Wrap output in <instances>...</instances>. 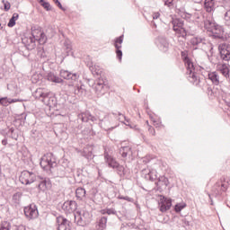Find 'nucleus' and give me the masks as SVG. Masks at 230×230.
Masks as SVG:
<instances>
[{"label":"nucleus","mask_w":230,"mask_h":230,"mask_svg":"<svg viewBox=\"0 0 230 230\" xmlns=\"http://www.w3.org/2000/svg\"><path fill=\"white\" fill-rule=\"evenodd\" d=\"M41 168L52 173L54 177H60L61 179L66 177V168L64 166L57 167V156L53 153H48L45 156L41 158L40 163ZM55 168H57V172L55 173Z\"/></svg>","instance_id":"nucleus-1"},{"label":"nucleus","mask_w":230,"mask_h":230,"mask_svg":"<svg viewBox=\"0 0 230 230\" xmlns=\"http://www.w3.org/2000/svg\"><path fill=\"white\" fill-rule=\"evenodd\" d=\"M204 26L210 39L220 40V42L226 40V31L222 25L217 23V22L213 20H206L204 22Z\"/></svg>","instance_id":"nucleus-2"},{"label":"nucleus","mask_w":230,"mask_h":230,"mask_svg":"<svg viewBox=\"0 0 230 230\" xmlns=\"http://www.w3.org/2000/svg\"><path fill=\"white\" fill-rule=\"evenodd\" d=\"M34 97L36 100H40L44 105H47L50 109L57 107V97L53 95L52 93H44L42 89L40 88L36 91Z\"/></svg>","instance_id":"nucleus-3"},{"label":"nucleus","mask_w":230,"mask_h":230,"mask_svg":"<svg viewBox=\"0 0 230 230\" xmlns=\"http://www.w3.org/2000/svg\"><path fill=\"white\" fill-rule=\"evenodd\" d=\"M184 64L187 69L186 75L189 82L193 84V85H199V84H200V77H199V74L195 72V65H193L191 59L185 62Z\"/></svg>","instance_id":"nucleus-4"},{"label":"nucleus","mask_w":230,"mask_h":230,"mask_svg":"<svg viewBox=\"0 0 230 230\" xmlns=\"http://www.w3.org/2000/svg\"><path fill=\"white\" fill-rule=\"evenodd\" d=\"M75 223L82 227L87 226L91 222V214L89 211L77 212L74 214Z\"/></svg>","instance_id":"nucleus-5"},{"label":"nucleus","mask_w":230,"mask_h":230,"mask_svg":"<svg viewBox=\"0 0 230 230\" xmlns=\"http://www.w3.org/2000/svg\"><path fill=\"white\" fill-rule=\"evenodd\" d=\"M172 24L173 31H176V33H180L182 39H186V37H188V31H186V29L183 28L184 21H182V19H173L172 21Z\"/></svg>","instance_id":"nucleus-6"},{"label":"nucleus","mask_w":230,"mask_h":230,"mask_svg":"<svg viewBox=\"0 0 230 230\" xmlns=\"http://www.w3.org/2000/svg\"><path fill=\"white\" fill-rule=\"evenodd\" d=\"M31 37L35 40L36 42H39L41 46L46 44L48 42V36H46V33L42 31V30L38 28H31Z\"/></svg>","instance_id":"nucleus-7"},{"label":"nucleus","mask_w":230,"mask_h":230,"mask_svg":"<svg viewBox=\"0 0 230 230\" xmlns=\"http://www.w3.org/2000/svg\"><path fill=\"white\" fill-rule=\"evenodd\" d=\"M92 86L94 89L97 96H103V94H105L109 89V86H107L105 84V80L102 79L101 77H99Z\"/></svg>","instance_id":"nucleus-8"},{"label":"nucleus","mask_w":230,"mask_h":230,"mask_svg":"<svg viewBox=\"0 0 230 230\" xmlns=\"http://www.w3.org/2000/svg\"><path fill=\"white\" fill-rule=\"evenodd\" d=\"M24 215L28 220H35L39 217V208L34 203L30 204L29 206L23 208Z\"/></svg>","instance_id":"nucleus-9"},{"label":"nucleus","mask_w":230,"mask_h":230,"mask_svg":"<svg viewBox=\"0 0 230 230\" xmlns=\"http://www.w3.org/2000/svg\"><path fill=\"white\" fill-rule=\"evenodd\" d=\"M36 180L37 178L35 176V173L29 171L22 172L19 177L20 182H22V184H25V186H28V184H33V181Z\"/></svg>","instance_id":"nucleus-10"},{"label":"nucleus","mask_w":230,"mask_h":230,"mask_svg":"<svg viewBox=\"0 0 230 230\" xmlns=\"http://www.w3.org/2000/svg\"><path fill=\"white\" fill-rule=\"evenodd\" d=\"M218 51L221 60L225 62H229L230 60V45L227 43H223L218 45Z\"/></svg>","instance_id":"nucleus-11"},{"label":"nucleus","mask_w":230,"mask_h":230,"mask_svg":"<svg viewBox=\"0 0 230 230\" xmlns=\"http://www.w3.org/2000/svg\"><path fill=\"white\" fill-rule=\"evenodd\" d=\"M190 44L193 46L194 49H199V48L204 49L205 46H208V40L202 36H193L190 39Z\"/></svg>","instance_id":"nucleus-12"},{"label":"nucleus","mask_w":230,"mask_h":230,"mask_svg":"<svg viewBox=\"0 0 230 230\" xmlns=\"http://www.w3.org/2000/svg\"><path fill=\"white\" fill-rule=\"evenodd\" d=\"M78 119L83 121V123H89L91 126L98 121V117L91 114V111H84L78 115Z\"/></svg>","instance_id":"nucleus-13"},{"label":"nucleus","mask_w":230,"mask_h":230,"mask_svg":"<svg viewBox=\"0 0 230 230\" xmlns=\"http://www.w3.org/2000/svg\"><path fill=\"white\" fill-rule=\"evenodd\" d=\"M158 208L161 213H166L172 208V199L164 196L160 199Z\"/></svg>","instance_id":"nucleus-14"},{"label":"nucleus","mask_w":230,"mask_h":230,"mask_svg":"<svg viewBox=\"0 0 230 230\" xmlns=\"http://www.w3.org/2000/svg\"><path fill=\"white\" fill-rule=\"evenodd\" d=\"M61 78L64 80H68L69 82H77L78 78H80V74L69 72L67 70H61L59 73Z\"/></svg>","instance_id":"nucleus-15"},{"label":"nucleus","mask_w":230,"mask_h":230,"mask_svg":"<svg viewBox=\"0 0 230 230\" xmlns=\"http://www.w3.org/2000/svg\"><path fill=\"white\" fill-rule=\"evenodd\" d=\"M58 230H71V221L59 216L57 217Z\"/></svg>","instance_id":"nucleus-16"},{"label":"nucleus","mask_w":230,"mask_h":230,"mask_svg":"<svg viewBox=\"0 0 230 230\" xmlns=\"http://www.w3.org/2000/svg\"><path fill=\"white\" fill-rule=\"evenodd\" d=\"M61 208L65 213H75L78 208V204L75 200H67L64 202Z\"/></svg>","instance_id":"nucleus-17"},{"label":"nucleus","mask_w":230,"mask_h":230,"mask_svg":"<svg viewBox=\"0 0 230 230\" xmlns=\"http://www.w3.org/2000/svg\"><path fill=\"white\" fill-rule=\"evenodd\" d=\"M123 44V35L115 39L114 46L116 49L117 58L121 62V58H123V51H121V45Z\"/></svg>","instance_id":"nucleus-18"},{"label":"nucleus","mask_w":230,"mask_h":230,"mask_svg":"<svg viewBox=\"0 0 230 230\" xmlns=\"http://www.w3.org/2000/svg\"><path fill=\"white\" fill-rule=\"evenodd\" d=\"M22 44H24L26 49H28L29 51L33 50L34 48H36L37 44H36V40L35 38L31 37V36H25L24 38L22 39Z\"/></svg>","instance_id":"nucleus-19"},{"label":"nucleus","mask_w":230,"mask_h":230,"mask_svg":"<svg viewBox=\"0 0 230 230\" xmlns=\"http://www.w3.org/2000/svg\"><path fill=\"white\" fill-rule=\"evenodd\" d=\"M104 161L108 164L109 168H113V170L119 164V163L116 161V158L109 155L107 150L104 151Z\"/></svg>","instance_id":"nucleus-20"},{"label":"nucleus","mask_w":230,"mask_h":230,"mask_svg":"<svg viewBox=\"0 0 230 230\" xmlns=\"http://www.w3.org/2000/svg\"><path fill=\"white\" fill-rule=\"evenodd\" d=\"M157 46L160 51L166 52L168 51V48H170V43H168V40L164 37H158Z\"/></svg>","instance_id":"nucleus-21"},{"label":"nucleus","mask_w":230,"mask_h":230,"mask_svg":"<svg viewBox=\"0 0 230 230\" xmlns=\"http://www.w3.org/2000/svg\"><path fill=\"white\" fill-rule=\"evenodd\" d=\"M155 184L158 190H163V188L166 189V187L170 184V181L166 176H159L157 181H155Z\"/></svg>","instance_id":"nucleus-22"},{"label":"nucleus","mask_w":230,"mask_h":230,"mask_svg":"<svg viewBox=\"0 0 230 230\" xmlns=\"http://www.w3.org/2000/svg\"><path fill=\"white\" fill-rule=\"evenodd\" d=\"M204 9L208 13H211V12H215V10L217 9V0H205Z\"/></svg>","instance_id":"nucleus-23"},{"label":"nucleus","mask_w":230,"mask_h":230,"mask_svg":"<svg viewBox=\"0 0 230 230\" xmlns=\"http://www.w3.org/2000/svg\"><path fill=\"white\" fill-rule=\"evenodd\" d=\"M38 188L40 191H46V190L51 188V180H49V178H41V181L38 184Z\"/></svg>","instance_id":"nucleus-24"},{"label":"nucleus","mask_w":230,"mask_h":230,"mask_svg":"<svg viewBox=\"0 0 230 230\" xmlns=\"http://www.w3.org/2000/svg\"><path fill=\"white\" fill-rule=\"evenodd\" d=\"M119 154H120L121 157H123V158L132 157V155H133L132 147H130L129 146H121L119 148Z\"/></svg>","instance_id":"nucleus-25"},{"label":"nucleus","mask_w":230,"mask_h":230,"mask_svg":"<svg viewBox=\"0 0 230 230\" xmlns=\"http://www.w3.org/2000/svg\"><path fill=\"white\" fill-rule=\"evenodd\" d=\"M145 179L146 181H150L151 182H156V181L159 179V177H157V171L152 170L146 172Z\"/></svg>","instance_id":"nucleus-26"},{"label":"nucleus","mask_w":230,"mask_h":230,"mask_svg":"<svg viewBox=\"0 0 230 230\" xmlns=\"http://www.w3.org/2000/svg\"><path fill=\"white\" fill-rule=\"evenodd\" d=\"M208 80H210L213 85H220V75L217 72H210L208 75Z\"/></svg>","instance_id":"nucleus-27"},{"label":"nucleus","mask_w":230,"mask_h":230,"mask_svg":"<svg viewBox=\"0 0 230 230\" xmlns=\"http://www.w3.org/2000/svg\"><path fill=\"white\" fill-rule=\"evenodd\" d=\"M47 80H49V82H53L54 84H62L64 82L62 78L53 74V72H49L47 75Z\"/></svg>","instance_id":"nucleus-28"},{"label":"nucleus","mask_w":230,"mask_h":230,"mask_svg":"<svg viewBox=\"0 0 230 230\" xmlns=\"http://www.w3.org/2000/svg\"><path fill=\"white\" fill-rule=\"evenodd\" d=\"M85 189L82 187L77 188L75 190V197L77 200H84V199H85Z\"/></svg>","instance_id":"nucleus-29"},{"label":"nucleus","mask_w":230,"mask_h":230,"mask_svg":"<svg viewBox=\"0 0 230 230\" xmlns=\"http://www.w3.org/2000/svg\"><path fill=\"white\" fill-rule=\"evenodd\" d=\"M75 94H77V96H85V94H87V91L85 90V85L84 84L77 85L75 89Z\"/></svg>","instance_id":"nucleus-30"},{"label":"nucleus","mask_w":230,"mask_h":230,"mask_svg":"<svg viewBox=\"0 0 230 230\" xmlns=\"http://www.w3.org/2000/svg\"><path fill=\"white\" fill-rule=\"evenodd\" d=\"M64 48L66 51V56L69 57V55H74V53L72 52L73 50V46L71 45V40H66L64 41Z\"/></svg>","instance_id":"nucleus-31"},{"label":"nucleus","mask_w":230,"mask_h":230,"mask_svg":"<svg viewBox=\"0 0 230 230\" xmlns=\"http://www.w3.org/2000/svg\"><path fill=\"white\" fill-rule=\"evenodd\" d=\"M17 100L15 99H8V97H2L0 98V105H3L4 107H8L10 103H15Z\"/></svg>","instance_id":"nucleus-32"},{"label":"nucleus","mask_w":230,"mask_h":230,"mask_svg":"<svg viewBox=\"0 0 230 230\" xmlns=\"http://www.w3.org/2000/svg\"><path fill=\"white\" fill-rule=\"evenodd\" d=\"M229 67L227 66V64L224 63L219 66V72L225 78H227L229 76Z\"/></svg>","instance_id":"nucleus-33"},{"label":"nucleus","mask_w":230,"mask_h":230,"mask_svg":"<svg viewBox=\"0 0 230 230\" xmlns=\"http://www.w3.org/2000/svg\"><path fill=\"white\" fill-rule=\"evenodd\" d=\"M118 116H119V121L120 123H124V125H126L127 127H130V128H132V125H130V120L128 119H127V117L125 115H123L121 112H118Z\"/></svg>","instance_id":"nucleus-34"},{"label":"nucleus","mask_w":230,"mask_h":230,"mask_svg":"<svg viewBox=\"0 0 230 230\" xmlns=\"http://www.w3.org/2000/svg\"><path fill=\"white\" fill-rule=\"evenodd\" d=\"M107 228V217L103 216L99 219L98 230H104Z\"/></svg>","instance_id":"nucleus-35"},{"label":"nucleus","mask_w":230,"mask_h":230,"mask_svg":"<svg viewBox=\"0 0 230 230\" xmlns=\"http://www.w3.org/2000/svg\"><path fill=\"white\" fill-rule=\"evenodd\" d=\"M114 170H117V173L118 175H119V177H125V175L127 174L125 167L119 164L114 168Z\"/></svg>","instance_id":"nucleus-36"},{"label":"nucleus","mask_w":230,"mask_h":230,"mask_svg":"<svg viewBox=\"0 0 230 230\" xmlns=\"http://www.w3.org/2000/svg\"><path fill=\"white\" fill-rule=\"evenodd\" d=\"M17 19H19V13H14L13 16L10 18L9 22L7 23V26L9 28H13V26H15V21H17Z\"/></svg>","instance_id":"nucleus-37"},{"label":"nucleus","mask_w":230,"mask_h":230,"mask_svg":"<svg viewBox=\"0 0 230 230\" xmlns=\"http://www.w3.org/2000/svg\"><path fill=\"white\" fill-rule=\"evenodd\" d=\"M12 229V224L8 221L2 222L0 226V230H11Z\"/></svg>","instance_id":"nucleus-38"},{"label":"nucleus","mask_w":230,"mask_h":230,"mask_svg":"<svg viewBox=\"0 0 230 230\" xmlns=\"http://www.w3.org/2000/svg\"><path fill=\"white\" fill-rule=\"evenodd\" d=\"M186 203L184 202H181V203H177L175 206H174V211L175 213H181V209H184V208H186Z\"/></svg>","instance_id":"nucleus-39"},{"label":"nucleus","mask_w":230,"mask_h":230,"mask_svg":"<svg viewBox=\"0 0 230 230\" xmlns=\"http://www.w3.org/2000/svg\"><path fill=\"white\" fill-rule=\"evenodd\" d=\"M102 215H118V212L114 208H106L102 210Z\"/></svg>","instance_id":"nucleus-40"},{"label":"nucleus","mask_w":230,"mask_h":230,"mask_svg":"<svg viewBox=\"0 0 230 230\" xmlns=\"http://www.w3.org/2000/svg\"><path fill=\"white\" fill-rule=\"evenodd\" d=\"M206 46H208V48H209V50H208L209 54H208V60H211V58L215 54L213 44L207 42Z\"/></svg>","instance_id":"nucleus-41"},{"label":"nucleus","mask_w":230,"mask_h":230,"mask_svg":"<svg viewBox=\"0 0 230 230\" xmlns=\"http://www.w3.org/2000/svg\"><path fill=\"white\" fill-rule=\"evenodd\" d=\"M40 4L44 7V9H46L47 12H51V4L49 2L40 0Z\"/></svg>","instance_id":"nucleus-42"},{"label":"nucleus","mask_w":230,"mask_h":230,"mask_svg":"<svg viewBox=\"0 0 230 230\" xmlns=\"http://www.w3.org/2000/svg\"><path fill=\"white\" fill-rule=\"evenodd\" d=\"M181 58H182V60H183L184 63H185V62H188L189 60H191V59L190 58V56H188V50H183V51H181Z\"/></svg>","instance_id":"nucleus-43"},{"label":"nucleus","mask_w":230,"mask_h":230,"mask_svg":"<svg viewBox=\"0 0 230 230\" xmlns=\"http://www.w3.org/2000/svg\"><path fill=\"white\" fill-rule=\"evenodd\" d=\"M8 134H10V137L12 139L17 140V137H19V135L15 134V128H9Z\"/></svg>","instance_id":"nucleus-44"},{"label":"nucleus","mask_w":230,"mask_h":230,"mask_svg":"<svg viewBox=\"0 0 230 230\" xmlns=\"http://www.w3.org/2000/svg\"><path fill=\"white\" fill-rule=\"evenodd\" d=\"M226 26H230V10L226 11L224 15Z\"/></svg>","instance_id":"nucleus-45"},{"label":"nucleus","mask_w":230,"mask_h":230,"mask_svg":"<svg viewBox=\"0 0 230 230\" xmlns=\"http://www.w3.org/2000/svg\"><path fill=\"white\" fill-rule=\"evenodd\" d=\"M118 199L119 200H127L128 202H134V199L128 196L119 195Z\"/></svg>","instance_id":"nucleus-46"},{"label":"nucleus","mask_w":230,"mask_h":230,"mask_svg":"<svg viewBox=\"0 0 230 230\" xmlns=\"http://www.w3.org/2000/svg\"><path fill=\"white\" fill-rule=\"evenodd\" d=\"M13 230H26V226L24 225H13Z\"/></svg>","instance_id":"nucleus-47"},{"label":"nucleus","mask_w":230,"mask_h":230,"mask_svg":"<svg viewBox=\"0 0 230 230\" xmlns=\"http://www.w3.org/2000/svg\"><path fill=\"white\" fill-rule=\"evenodd\" d=\"M165 6H168V8H172L173 6V0H163Z\"/></svg>","instance_id":"nucleus-48"},{"label":"nucleus","mask_w":230,"mask_h":230,"mask_svg":"<svg viewBox=\"0 0 230 230\" xmlns=\"http://www.w3.org/2000/svg\"><path fill=\"white\" fill-rule=\"evenodd\" d=\"M88 67L90 71H92L93 75H96L97 76L100 75V70H94V66L88 64Z\"/></svg>","instance_id":"nucleus-49"},{"label":"nucleus","mask_w":230,"mask_h":230,"mask_svg":"<svg viewBox=\"0 0 230 230\" xmlns=\"http://www.w3.org/2000/svg\"><path fill=\"white\" fill-rule=\"evenodd\" d=\"M82 177H84V174H82V172L77 171L76 172L75 181H77L78 182H82V180H83Z\"/></svg>","instance_id":"nucleus-50"},{"label":"nucleus","mask_w":230,"mask_h":230,"mask_svg":"<svg viewBox=\"0 0 230 230\" xmlns=\"http://www.w3.org/2000/svg\"><path fill=\"white\" fill-rule=\"evenodd\" d=\"M83 156L85 157L86 159H93V152H88L87 154L84 152Z\"/></svg>","instance_id":"nucleus-51"},{"label":"nucleus","mask_w":230,"mask_h":230,"mask_svg":"<svg viewBox=\"0 0 230 230\" xmlns=\"http://www.w3.org/2000/svg\"><path fill=\"white\" fill-rule=\"evenodd\" d=\"M11 7H12V5L10 4L9 2L4 3V9L5 12H8V10H10Z\"/></svg>","instance_id":"nucleus-52"},{"label":"nucleus","mask_w":230,"mask_h":230,"mask_svg":"<svg viewBox=\"0 0 230 230\" xmlns=\"http://www.w3.org/2000/svg\"><path fill=\"white\" fill-rule=\"evenodd\" d=\"M148 132L152 134V136H155V128L152 126H148Z\"/></svg>","instance_id":"nucleus-53"},{"label":"nucleus","mask_w":230,"mask_h":230,"mask_svg":"<svg viewBox=\"0 0 230 230\" xmlns=\"http://www.w3.org/2000/svg\"><path fill=\"white\" fill-rule=\"evenodd\" d=\"M55 4L58 5L60 10H62L63 12H66V8L62 6V4L60 3V1L58 0L57 3H55Z\"/></svg>","instance_id":"nucleus-54"},{"label":"nucleus","mask_w":230,"mask_h":230,"mask_svg":"<svg viewBox=\"0 0 230 230\" xmlns=\"http://www.w3.org/2000/svg\"><path fill=\"white\" fill-rule=\"evenodd\" d=\"M27 114L26 113H22L21 115H20V119H21V121H23V123H24V121H26V118H27Z\"/></svg>","instance_id":"nucleus-55"},{"label":"nucleus","mask_w":230,"mask_h":230,"mask_svg":"<svg viewBox=\"0 0 230 230\" xmlns=\"http://www.w3.org/2000/svg\"><path fill=\"white\" fill-rule=\"evenodd\" d=\"M159 17H161V13H155L153 14L154 21H156V19H159Z\"/></svg>","instance_id":"nucleus-56"},{"label":"nucleus","mask_w":230,"mask_h":230,"mask_svg":"<svg viewBox=\"0 0 230 230\" xmlns=\"http://www.w3.org/2000/svg\"><path fill=\"white\" fill-rule=\"evenodd\" d=\"M2 145H4V146L8 145V139L6 137L2 140Z\"/></svg>","instance_id":"nucleus-57"},{"label":"nucleus","mask_w":230,"mask_h":230,"mask_svg":"<svg viewBox=\"0 0 230 230\" xmlns=\"http://www.w3.org/2000/svg\"><path fill=\"white\" fill-rule=\"evenodd\" d=\"M225 102H226L227 107H230V97H229V98H226V99L225 100Z\"/></svg>","instance_id":"nucleus-58"},{"label":"nucleus","mask_w":230,"mask_h":230,"mask_svg":"<svg viewBox=\"0 0 230 230\" xmlns=\"http://www.w3.org/2000/svg\"><path fill=\"white\" fill-rule=\"evenodd\" d=\"M117 127H118V126L107 128H105V130H114V128H116Z\"/></svg>","instance_id":"nucleus-59"},{"label":"nucleus","mask_w":230,"mask_h":230,"mask_svg":"<svg viewBox=\"0 0 230 230\" xmlns=\"http://www.w3.org/2000/svg\"><path fill=\"white\" fill-rule=\"evenodd\" d=\"M208 197L210 199V204H211V206H213V198H211V194H208Z\"/></svg>","instance_id":"nucleus-60"},{"label":"nucleus","mask_w":230,"mask_h":230,"mask_svg":"<svg viewBox=\"0 0 230 230\" xmlns=\"http://www.w3.org/2000/svg\"><path fill=\"white\" fill-rule=\"evenodd\" d=\"M226 80H227L228 82H230V70H229V72H228V76H226Z\"/></svg>","instance_id":"nucleus-61"},{"label":"nucleus","mask_w":230,"mask_h":230,"mask_svg":"<svg viewBox=\"0 0 230 230\" xmlns=\"http://www.w3.org/2000/svg\"><path fill=\"white\" fill-rule=\"evenodd\" d=\"M4 114L3 111H0V121L3 119Z\"/></svg>","instance_id":"nucleus-62"},{"label":"nucleus","mask_w":230,"mask_h":230,"mask_svg":"<svg viewBox=\"0 0 230 230\" xmlns=\"http://www.w3.org/2000/svg\"><path fill=\"white\" fill-rule=\"evenodd\" d=\"M153 26H155V28H157V24H155V22H152Z\"/></svg>","instance_id":"nucleus-63"},{"label":"nucleus","mask_w":230,"mask_h":230,"mask_svg":"<svg viewBox=\"0 0 230 230\" xmlns=\"http://www.w3.org/2000/svg\"><path fill=\"white\" fill-rule=\"evenodd\" d=\"M3 28H4V27H3V26L1 25V23H0V30H3Z\"/></svg>","instance_id":"nucleus-64"}]
</instances>
